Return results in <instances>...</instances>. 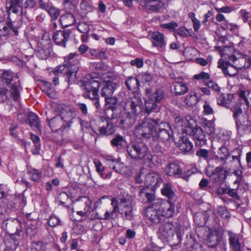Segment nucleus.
I'll return each mask as SVG.
<instances>
[{
	"instance_id": "1",
	"label": "nucleus",
	"mask_w": 251,
	"mask_h": 251,
	"mask_svg": "<svg viewBox=\"0 0 251 251\" xmlns=\"http://www.w3.org/2000/svg\"><path fill=\"white\" fill-rule=\"evenodd\" d=\"M175 124L176 128L181 130L183 134L192 136L197 144L198 142L200 144L201 142L205 143L206 139L202 129L196 126V121L191 116H177L175 118Z\"/></svg>"
},
{
	"instance_id": "2",
	"label": "nucleus",
	"mask_w": 251,
	"mask_h": 251,
	"mask_svg": "<svg viewBox=\"0 0 251 251\" xmlns=\"http://www.w3.org/2000/svg\"><path fill=\"white\" fill-rule=\"evenodd\" d=\"M157 122L149 118H146L141 122L135 129V135L142 139H149L156 138V126Z\"/></svg>"
},
{
	"instance_id": "3",
	"label": "nucleus",
	"mask_w": 251,
	"mask_h": 251,
	"mask_svg": "<svg viewBox=\"0 0 251 251\" xmlns=\"http://www.w3.org/2000/svg\"><path fill=\"white\" fill-rule=\"evenodd\" d=\"M101 78L93 77L87 75L82 80L81 88L83 91V96L90 99H96L99 97V88L101 86Z\"/></svg>"
},
{
	"instance_id": "4",
	"label": "nucleus",
	"mask_w": 251,
	"mask_h": 251,
	"mask_svg": "<svg viewBox=\"0 0 251 251\" xmlns=\"http://www.w3.org/2000/svg\"><path fill=\"white\" fill-rule=\"evenodd\" d=\"M126 151L129 156L133 159L146 161L152 160V155L147 147L143 144H129L126 147Z\"/></svg>"
},
{
	"instance_id": "5",
	"label": "nucleus",
	"mask_w": 251,
	"mask_h": 251,
	"mask_svg": "<svg viewBox=\"0 0 251 251\" xmlns=\"http://www.w3.org/2000/svg\"><path fill=\"white\" fill-rule=\"evenodd\" d=\"M94 132L98 131L102 135H109L115 132V127L113 124L103 117L98 118L96 121L91 122Z\"/></svg>"
},
{
	"instance_id": "6",
	"label": "nucleus",
	"mask_w": 251,
	"mask_h": 251,
	"mask_svg": "<svg viewBox=\"0 0 251 251\" xmlns=\"http://www.w3.org/2000/svg\"><path fill=\"white\" fill-rule=\"evenodd\" d=\"M231 110L233 113L238 132L241 135H243L246 131L251 129V123L242 115V108L239 105H235L231 108Z\"/></svg>"
},
{
	"instance_id": "7",
	"label": "nucleus",
	"mask_w": 251,
	"mask_h": 251,
	"mask_svg": "<svg viewBox=\"0 0 251 251\" xmlns=\"http://www.w3.org/2000/svg\"><path fill=\"white\" fill-rule=\"evenodd\" d=\"M148 99L145 101V110L149 114L157 109V103L160 102L163 98L162 90L158 89L153 93L150 90H146Z\"/></svg>"
},
{
	"instance_id": "8",
	"label": "nucleus",
	"mask_w": 251,
	"mask_h": 251,
	"mask_svg": "<svg viewBox=\"0 0 251 251\" xmlns=\"http://www.w3.org/2000/svg\"><path fill=\"white\" fill-rule=\"evenodd\" d=\"M10 90L5 89H0V101L3 102L8 99L14 101H18L20 98V90L22 88L19 81L12 83L10 86Z\"/></svg>"
},
{
	"instance_id": "9",
	"label": "nucleus",
	"mask_w": 251,
	"mask_h": 251,
	"mask_svg": "<svg viewBox=\"0 0 251 251\" xmlns=\"http://www.w3.org/2000/svg\"><path fill=\"white\" fill-rule=\"evenodd\" d=\"M142 104L141 94L139 93H133L126 100L124 108L129 113L136 115Z\"/></svg>"
},
{
	"instance_id": "10",
	"label": "nucleus",
	"mask_w": 251,
	"mask_h": 251,
	"mask_svg": "<svg viewBox=\"0 0 251 251\" xmlns=\"http://www.w3.org/2000/svg\"><path fill=\"white\" fill-rule=\"evenodd\" d=\"M183 167L184 164L178 161L172 162L166 166L165 174L170 176L186 179L188 177L183 174Z\"/></svg>"
},
{
	"instance_id": "11",
	"label": "nucleus",
	"mask_w": 251,
	"mask_h": 251,
	"mask_svg": "<svg viewBox=\"0 0 251 251\" xmlns=\"http://www.w3.org/2000/svg\"><path fill=\"white\" fill-rule=\"evenodd\" d=\"M155 203L162 218H170L174 216L176 212L174 202L170 200H158Z\"/></svg>"
},
{
	"instance_id": "12",
	"label": "nucleus",
	"mask_w": 251,
	"mask_h": 251,
	"mask_svg": "<svg viewBox=\"0 0 251 251\" xmlns=\"http://www.w3.org/2000/svg\"><path fill=\"white\" fill-rule=\"evenodd\" d=\"M76 116V114L74 108L69 106L63 107L61 111L60 117L64 123L59 129L63 132L66 129H69Z\"/></svg>"
},
{
	"instance_id": "13",
	"label": "nucleus",
	"mask_w": 251,
	"mask_h": 251,
	"mask_svg": "<svg viewBox=\"0 0 251 251\" xmlns=\"http://www.w3.org/2000/svg\"><path fill=\"white\" fill-rule=\"evenodd\" d=\"M77 68L71 69V62H68L65 65H59L56 67L52 72V75H60L62 74H67L69 83H73L76 78Z\"/></svg>"
},
{
	"instance_id": "14",
	"label": "nucleus",
	"mask_w": 251,
	"mask_h": 251,
	"mask_svg": "<svg viewBox=\"0 0 251 251\" xmlns=\"http://www.w3.org/2000/svg\"><path fill=\"white\" fill-rule=\"evenodd\" d=\"M245 57H237L235 55L229 56V61L232 62L234 65H229L224 71V74L225 75L229 76H235L238 73V69H241L244 66L243 64L245 61Z\"/></svg>"
},
{
	"instance_id": "15",
	"label": "nucleus",
	"mask_w": 251,
	"mask_h": 251,
	"mask_svg": "<svg viewBox=\"0 0 251 251\" xmlns=\"http://www.w3.org/2000/svg\"><path fill=\"white\" fill-rule=\"evenodd\" d=\"M118 204L123 217L127 220H131L133 217L132 200L129 198H123Z\"/></svg>"
},
{
	"instance_id": "16",
	"label": "nucleus",
	"mask_w": 251,
	"mask_h": 251,
	"mask_svg": "<svg viewBox=\"0 0 251 251\" xmlns=\"http://www.w3.org/2000/svg\"><path fill=\"white\" fill-rule=\"evenodd\" d=\"M216 50L220 52L222 58L218 61V67L222 69L223 72L225 69L229 65H231L227 61L224 60V58L226 59V56L229 59V56L232 55V52L234 49L232 46H225L224 47H216ZM233 55H234L233 54Z\"/></svg>"
},
{
	"instance_id": "17",
	"label": "nucleus",
	"mask_w": 251,
	"mask_h": 251,
	"mask_svg": "<svg viewBox=\"0 0 251 251\" xmlns=\"http://www.w3.org/2000/svg\"><path fill=\"white\" fill-rule=\"evenodd\" d=\"M175 233V228L172 223L167 222L159 228L158 236L162 240H171Z\"/></svg>"
},
{
	"instance_id": "18",
	"label": "nucleus",
	"mask_w": 251,
	"mask_h": 251,
	"mask_svg": "<svg viewBox=\"0 0 251 251\" xmlns=\"http://www.w3.org/2000/svg\"><path fill=\"white\" fill-rule=\"evenodd\" d=\"M149 36L153 47H157L159 51L164 50L167 43L164 34L158 31H150Z\"/></svg>"
},
{
	"instance_id": "19",
	"label": "nucleus",
	"mask_w": 251,
	"mask_h": 251,
	"mask_svg": "<svg viewBox=\"0 0 251 251\" xmlns=\"http://www.w3.org/2000/svg\"><path fill=\"white\" fill-rule=\"evenodd\" d=\"M154 208L153 207H149L145 211L144 214L147 220L153 224H156L159 223L162 220V217L160 212L158 210V207L155 203Z\"/></svg>"
},
{
	"instance_id": "20",
	"label": "nucleus",
	"mask_w": 251,
	"mask_h": 251,
	"mask_svg": "<svg viewBox=\"0 0 251 251\" xmlns=\"http://www.w3.org/2000/svg\"><path fill=\"white\" fill-rule=\"evenodd\" d=\"M238 97V102L241 107L248 108L251 106V90L247 89H240L237 92Z\"/></svg>"
},
{
	"instance_id": "21",
	"label": "nucleus",
	"mask_w": 251,
	"mask_h": 251,
	"mask_svg": "<svg viewBox=\"0 0 251 251\" xmlns=\"http://www.w3.org/2000/svg\"><path fill=\"white\" fill-rule=\"evenodd\" d=\"M230 248L232 251H241L244 248L242 236L239 234H229Z\"/></svg>"
},
{
	"instance_id": "22",
	"label": "nucleus",
	"mask_w": 251,
	"mask_h": 251,
	"mask_svg": "<svg viewBox=\"0 0 251 251\" xmlns=\"http://www.w3.org/2000/svg\"><path fill=\"white\" fill-rule=\"evenodd\" d=\"M70 36L69 30H58L53 33L52 38L56 45L65 47Z\"/></svg>"
},
{
	"instance_id": "23",
	"label": "nucleus",
	"mask_w": 251,
	"mask_h": 251,
	"mask_svg": "<svg viewBox=\"0 0 251 251\" xmlns=\"http://www.w3.org/2000/svg\"><path fill=\"white\" fill-rule=\"evenodd\" d=\"M162 182L160 176L156 173H150L148 174L145 180V184L147 187L157 188Z\"/></svg>"
},
{
	"instance_id": "24",
	"label": "nucleus",
	"mask_w": 251,
	"mask_h": 251,
	"mask_svg": "<svg viewBox=\"0 0 251 251\" xmlns=\"http://www.w3.org/2000/svg\"><path fill=\"white\" fill-rule=\"evenodd\" d=\"M158 131L156 130V138L153 141L160 139L162 141H167L171 136L172 130L170 129L169 125L167 123H162L160 125Z\"/></svg>"
},
{
	"instance_id": "25",
	"label": "nucleus",
	"mask_w": 251,
	"mask_h": 251,
	"mask_svg": "<svg viewBox=\"0 0 251 251\" xmlns=\"http://www.w3.org/2000/svg\"><path fill=\"white\" fill-rule=\"evenodd\" d=\"M140 5L147 10L157 12L162 8L163 3L160 0H142Z\"/></svg>"
},
{
	"instance_id": "26",
	"label": "nucleus",
	"mask_w": 251,
	"mask_h": 251,
	"mask_svg": "<svg viewBox=\"0 0 251 251\" xmlns=\"http://www.w3.org/2000/svg\"><path fill=\"white\" fill-rule=\"evenodd\" d=\"M22 3V0H9L6 3V9L8 12L25 14L26 12L23 10Z\"/></svg>"
},
{
	"instance_id": "27",
	"label": "nucleus",
	"mask_w": 251,
	"mask_h": 251,
	"mask_svg": "<svg viewBox=\"0 0 251 251\" xmlns=\"http://www.w3.org/2000/svg\"><path fill=\"white\" fill-rule=\"evenodd\" d=\"M110 200L111 201V204L113 207L112 211L109 212L108 210H106L103 215H100L98 213H97L98 219L104 220L113 219L115 218V214L119 212V208L117 201L113 198H110Z\"/></svg>"
},
{
	"instance_id": "28",
	"label": "nucleus",
	"mask_w": 251,
	"mask_h": 251,
	"mask_svg": "<svg viewBox=\"0 0 251 251\" xmlns=\"http://www.w3.org/2000/svg\"><path fill=\"white\" fill-rule=\"evenodd\" d=\"M101 84L100 86H102L100 92L101 97L105 99L112 96L115 90L114 83L110 80L102 81L101 79Z\"/></svg>"
},
{
	"instance_id": "29",
	"label": "nucleus",
	"mask_w": 251,
	"mask_h": 251,
	"mask_svg": "<svg viewBox=\"0 0 251 251\" xmlns=\"http://www.w3.org/2000/svg\"><path fill=\"white\" fill-rule=\"evenodd\" d=\"M187 136L185 135L180 136L178 147L183 152L191 153L193 151V145Z\"/></svg>"
},
{
	"instance_id": "30",
	"label": "nucleus",
	"mask_w": 251,
	"mask_h": 251,
	"mask_svg": "<svg viewBox=\"0 0 251 251\" xmlns=\"http://www.w3.org/2000/svg\"><path fill=\"white\" fill-rule=\"evenodd\" d=\"M76 210H84V207L92 208V201L88 197H81L73 202Z\"/></svg>"
},
{
	"instance_id": "31",
	"label": "nucleus",
	"mask_w": 251,
	"mask_h": 251,
	"mask_svg": "<svg viewBox=\"0 0 251 251\" xmlns=\"http://www.w3.org/2000/svg\"><path fill=\"white\" fill-rule=\"evenodd\" d=\"M233 98V95L229 94L227 95V98H226L225 95L223 94H218L217 96V103L219 105H223L226 107H230L231 109L235 105H237L239 104V103L237 101L235 102V104L233 105L232 104L231 100Z\"/></svg>"
},
{
	"instance_id": "32",
	"label": "nucleus",
	"mask_w": 251,
	"mask_h": 251,
	"mask_svg": "<svg viewBox=\"0 0 251 251\" xmlns=\"http://www.w3.org/2000/svg\"><path fill=\"white\" fill-rule=\"evenodd\" d=\"M174 86L175 87V92L177 95H183L187 93L189 90V88L187 84L182 81H180L179 79L176 80L174 82Z\"/></svg>"
},
{
	"instance_id": "33",
	"label": "nucleus",
	"mask_w": 251,
	"mask_h": 251,
	"mask_svg": "<svg viewBox=\"0 0 251 251\" xmlns=\"http://www.w3.org/2000/svg\"><path fill=\"white\" fill-rule=\"evenodd\" d=\"M60 22L64 28H67L75 23V18L72 14H67L60 17Z\"/></svg>"
},
{
	"instance_id": "34",
	"label": "nucleus",
	"mask_w": 251,
	"mask_h": 251,
	"mask_svg": "<svg viewBox=\"0 0 251 251\" xmlns=\"http://www.w3.org/2000/svg\"><path fill=\"white\" fill-rule=\"evenodd\" d=\"M12 30L16 35L18 34L17 28L14 26L12 22H8L6 25L4 26L2 29H0V45L1 44V36L7 35Z\"/></svg>"
},
{
	"instance_id": "35",
	"label": "nucleus",
	"mask_w": 251,
	"mask_h": 251,
	"mask_svg": "<svg viewBox=\"0 0 251 251\" xmlns=\"http://www.w3.org/2000/svg\"><path fill=\"white\" fill-rule=\"evenodd\" d=\"M125 84L128 89L134 90L139 88L140 80L139 78L133 76L128 77L125 81Z\"/></svg>"
},
{
	"instance_id": "36",
	"label": "nucleus",
	"mask_w": 251,
	"mask_h": 251,
	"mask_svg": "<svg viewBox=\"0 0 251 251\" xmlns=\"http://www.w3.org/2000/svg\"><path fill=\"white\" fill-rule=\"evenodd\" d=\"M229 156V153L228 149L226 147L223 146L219 149L216 157L218 159L225 164Z\"/></svg>"
},
{
	"instance_id": "37",
	"label": "nucleus",
	"mask_w": 251,
	"mask_h": 251,
	"mask_svg": "<svg viewBox=\"0 0 251 251\" xmlns=\"http://www.w3.org/2000/svg\"><path fill=\"white\" fill-rule=\"evenodd\" d=\"M198 102V100L195 92H190L186 96L185 103L188 107L193 106Z\"/></svg>"
},
{
	"instance_id": "38",
	"label": "nucleus",
	"mask_w": 251,
	"mask_h": 251,
	"mask_svg": "<svg viewBox=\"0 0 251 251\" xmlns=\"http://www.w3.org/2000/svg\"><path fill=\"white\" fill-rule=\"evenodd\" d=\"M80 7L83 14L90 12L93 10L92 3L90 0H81Z\"/></svg>"
},
{
	"instance_id": "39",
	"label": "nucleus",
	"mask_w": 251,
	"mask_h": 251,
	"mask_svg": "<svg viewBox=\"0 0 251 251\" xmlns=\"http://www.w3.org/2000/svg\"><path fill=\"white\" fill-rule=\"evenodd\" d=\"M161 192L163 196L168 198V200L171 201L175 197V193L170 184H165L164 187L161 189Z\"/></svg>"
},
{
	"instance_id": "40",
	"label": "nucleus",
	"mask_w": 251,
	"mask_h": 251,
	"mask_svg": "<svg viewBox=\"0 0 251 251\" xmlns=\"http://www.w3.org/2000/svg\"><path fill=\"white\" fill-rule=\"evenodd\" d=\"M104 158L108 163L109 166L114 170L116 172L118 173L119 170L117 169V167L120 165L119 161L110 155H105L104 156Z\"/></svg>"
},
{
	"instance_id": "41",
	"label": "nucleus",
	"mask_w": 251,
	"mask_h": 251,
	"mask_svg": "<svg viewBox=\"0 0 251 251\" xmlns=\"http://www.w3.org/2000/svg\"><path fill=\"white\" fill-rule=\"evenodd\" d=\"M203 125L206 132L208 134L212 135L215 133V125L213 120L210 121L204 120L203 122Z\"/></svg>"
},
{
	"instance_id": "42",
	"label": "nucleus",
	"mask_w": 251,
	"mask_h": 251,
	"mask_svg": "<svg viewBox=\"0 0 251 251\" xmlns=\"http://www.w3.org/2000/svg\"><path fill=\"white\" fill-rule=\"evenodd\" d=\"M42 89L43 91L45 92L49 97L53 98L55 97V92L52 89V85L50 83L43 82Z\"/></svg>"
},
{
	"instance_id": "43",
	"label": "nucleus",
	"mask_w": 251,
	"mask_h": 251,
	"mask_svg": "<svg viewBox=\"0 0 251 251\" xmlns=\"http://www.w3.org/2000/svg\"><path fill=\"white\" fill-rule=\"evenodd\" d=\"M2 78L5 80V82L8 84H10L12 81L15 80V82L19 81L17 77H16L14 73L9 71H5L2 74ZM20 83V82H19Z\"/></svg>"
},
{
	"instance_id": "44",
	"label": "nucleus",
	"mask_w": 251,
	"mask_h": 251,
	"mask_svg": "<svg viewBox=\"0 0 251 251\" xmlns=\"http://www.w3.org/2000/svg\"><path fill=\"white\" fill-rule=\"evenodd\" d=\"M206 245L210 248H214L218 244V237L216 234H209L206 239Z\"/></svg>"
},
{
	"instance_id": "45",
	"label": "nucleus",
	"mask_w": 251,
	"mask_h": 251,
	"mask_svg": "<svg viewBox=\"0 0 251 251\" xmlns=\"http://www.w3.org/2000/svg\"><path fill=\"white\" fill-rule=\"evenodd\" d=\"M29 121L31 126L36 127L39 129L40 125L39 124V118L38 116L34 113H30L29 114Z\"/></svg>"
},
{
	"instance_id": "46",
	"label": "nucleus",
	"mask_w": 251,
	"mask_h": 251,
	"mask_svg": "<svg viewBox=\"0 0 251 251\" xmlns=\"http://www.w3.org/2000/svg\"><path fill=\"white\" fill-rule=\"evenodd\" d=\"M193 219L195 224L200 226H202L205 224V217L202 213H196Z\"/></svg>"
},
{
	"instance_id": "47",
	"label": "nucleus",
	"mask_w": 251,
	"mask_h": 251,
	"mask_svg": "<svg viewBox=\"0 0 251 251\" xmlns=\"http://www.w3.org/2000/svg\"><path fill=\"white\" fill-rule=\"evenodd\" d=\"M30 139L35 147V149L33 151V152L34 154H38L41 148L40 138L37 135L32 133L30 134Z\"/></svg>"
},
{
	"instance_id": "48",
	"label": "nucleus",
	"mask_w": 251,
	"mask_h": 251,
	"mask_svg": "<svg viewBox=\"0 0 251 251\" xmlns=\"http://www.w3.org/2000/svg\"><path fill=\"white\" fill-rule=\"evenodd\" d=\"M30 178L32 180L38 182L40 180L42 176V173L35 169H31L28 171Z\"/></svg>"
},
{
	"instance_id": "49",
	"label": "nucleus",
	"mask_w": 251,
	"mask_h": 251,
	"mask_svg": "<svg viewBox=\"0 0 251 251\" xmlns=\"http://www.w3.org/2000/svg\"><path fill=\"white\" fill-rule=\"evenodd\" d=\"M139 79H140L141 83H149L151 82L153 80L152 75L148 73L141 74L138 75Z\"/></svg>"
},
{
	"instance_id": "50",
	"label": "nucleus",
	"mask_w": 251,
	"mask_h": 251,
	"mask_svg": "<svg viewBox=\"0 0 251 251\" xmlns=\"http://www.w3.org/2000/svg\"><path fill=\"white\" fill-rule=\"evenodd\" d=\"M77 29L81 33H88L90 30V26L87 23L81 22L78 24Z\"/></svg>"
},
{
	"instance_id": "51",
	"label": "nucleus",
	"mask_w": 251,
	"mask_h": 251,
	"mask_svg": "<svg viewBox=\"0 0 251 251\" xmlns=\"http://www.w3.org/2000/svg\"><path fill=\"white\" fill-rule=\"evenodd\" d=\"M50 53V50L49 49H40L36 53L37 57L41 59H47Z\"/></svg>"
},
{
	"instance_id": "52",
	"label": "nucleus",
	"mask_w": 251,
	"mask_h": 251,
	"mask_svg": "<svg viewBox=\"0 0 251 251\" xmlns=\"http://www.w3.org/2000/svg\"><path fill=\"white\" fill-rule=\"evenodd\" d=\"M63 121L60 116H57L51 119L49 123L51 128H55L58 126H60Z\"/></svg>"
},
{
	"instance_id": "53",
	"label": "nucleus",
	"mask_w": 251,
	"mask_h": 251,
	"mask_svg": "<svg viewBox=\"0 0 251 251\" xmlns=\"http://www.w3.org/2000/svg\"><path fill=\"white\" fill-rule=\"evenodd\" d=\"M90 54L96 59H102L106 57L105 53L96 49H91Z\"/></svg>"
},
{
	"instance_id": "54",
	"label": "nucleus",
	"mask_w": 251,
	"mask_h": 251,
	"mask_svg": "<svg viewBox=\"0 0 251 251\" xmlns=\"http://www.w3.org/2000/svg\"><path fill=\"white\" fill-rule=\"evenodd\" d=\"M91 208L86 206V207H84V210H77L76 214L82 218H83L84 220H86L89 217Z\"/></svg>"
},
{
	"instance_id": "55",
	"label": "nucleus",
	"mask_w": 251,
	"mask_h": 251,
	"mask_svg": "<svg viewBox=\"0 0 251 251\" xmlns=\"http://www.w3.org/2000/svg\"><path fill=\"white\" fill-rule=\"evenodd\" d=\"M222 27L224 29H228L230 31L234 32L237 29V25L231 23H229L228 21H224L222 23Z\"/></svg>"
},
{
	"instance_id": "56",
	"label": "nucleus",
	"mask_w": 251,
	"mask_h": 251,
	"mask_svg": "<svg viewBox=\"0 0 251 251\" xmlns=\"http://www.w3.org/2000/svg\"><path fill=\"white\" fill-rule=\"evenodd\" d=\"M191 31V29H188L185 27H181L175 30L176 34L182 37H187L189 34V31Z\"/></svg>"
},
{
	"instance_id": "57",
	"label": "nucleus",
	"mask_w": 251,
	"mask_h": 251,
	"mask_svg": "<svg viewBox=\"0 0 251 251\" xmlns=\"http://www.w3.org/2000/svg\"><path fill=\"white\" fill-rule=\"evenodd\" d=\"M47 11L54 20H56L60 15V11L58 9L53 7L52 5L48 9Z\"/></svg>"
},
{
	"instance_id": "58",
	"label": "nucleus",
	"mask_w": 251,
	"mask_h": 251,
	"mask_svg": "<svg viewBox=\"0 0 251 251\" xmlns=\"http://www.w3.org/2000/svg\"><path fill=\"white\" fill-rule=\"evenodd\" d=\"M218 213L223 218L229 219L230 217L228 211L224 206H220L217 208Z\"/></svg>"
},
{
	"instance_id": "59",
	"label": "nucleus",
	"mask_w": 251,
	"mask_h": 251,
	"mask_svg": "<svg viewBox=\"0 0 251 251\" xmlns=\"http://www.w3.org/2000/svg\"><path fill=\"white\" fill-rule=\"evenodd\" d=\"M124 142V139L123 137L119 135H117L111 141L112 145L115 147L123 146Z\"/></svg>"
},
{
	"instance_id": "60",
	"label": "nucleus",
	"mask_w": 251,
	"mask_h": 251,
	"mask_svg": "<svg viewBox=\"0 0 251 251\" xmlns=\"http://www.w3.org/2000/svg\"><path fill=\"white\" fill-rule=\"evenodd\" d=\"M233 174L236 176L234 184H237L238 188L243 179V172L240 170H235L233 172Z\"/></svg>"
},
{
	"instance_id": "61",
	"label": "nucleus",
	"mask_w": 251,
	"mask_h": 251,
	"mask_svg": "<svg viewBox=\"0 0 251 251\" xmlns=\"http://www.w3.org/2000/svg\"><path fill=\"white\" fill-rule=\"evenodd\" d=\"M105 101L106 105L110 108H113L115 105L117 103V98L115 97H113L112 96L105 98Z\"/></svg>"
},
{
	"instance_id": "62",
	"label": "nucleus",
	"mask_w": 251,
	"mask_h": 251,
	"mask_svg": "<svg viewBox=\"0 0 251 251\" xmlns=\"http://www.w3.org/2000/svg\"><path fill=\"white\" fill-rule=\"evenodd\" d=\"M197 52L198 50L192 47L186 48L183 51L184 55L189 58L195 55Z\"/></svg>"
},
{
	"instance_id": "63",
	"label": "nucleus",
	"mask_w": 251,
	"mask_h": 251,
	"mask_svg": "<svg viewBox=\"0 0 251 251\" xmlns=\"http://www.w3.org/2000/svg\"><path fill=\"white\" fill-rule=\"evenodd\" d=\"M61 223V221L59 218L54 215L51 216L49 220L48 224L50 226L54 227L59 225Z\"/></svg>"
},
{
	"instance_id": "64",
	"label": "nucleus",
	"mask_w": 251,
	"mask_h": 251,
	"mask_svg": "<svg viewBox=\"0 0 251 251\" xmlns=\"http://www.w3.org/2000/svg\"><path fill=\"white\" fill-rule=\"evenodd\" d=\"M211 61L212 57L210 56L206 59L202 57H198L195 59L196 63L202 66H206L208 62H211Z\"/></svg>"
}]
</instances>
